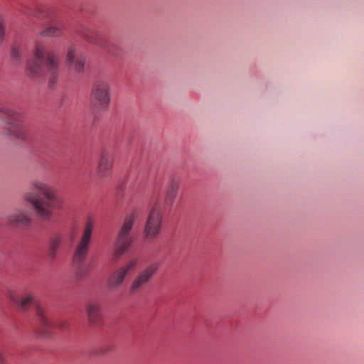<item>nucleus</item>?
Segmentation results:
<instances>
[{"label":"nucleus","mask_w":364,"mask_h":364,"mask_svg":"<svg viewBox=\"0 0 364 364\" xmlns=\"http://www.w3.org/2000/svg\"><path fill=\"white\" fill-rule=\"evenodd\" d=\"M30 185L33 191L41 193L44 197H34L31 193L28 192L23 197L25 201L33 206L39 218L43 220L49 219L53 214V203L57 200L55 189L49 183L38 178L32 179Z\"/></svg>","instance_id":"obj_1"},{"label":"nucleus","mask_w":364,"mask_h":364,"mask_svg":"<svg viewBox=\"0 0 364 364\" xmlns=\"http://www.w3.org/2000/svg\"><path fill=\"white\" fill-rule=\"evenodd\" d=\"M13 302L16 305L17 309L21 311H27L31 306H35L38 320L41 328H42V333L46 334L50 329L58 328L63 329L65 328V323L59 322L58 323H51L46 316L44 310L42 306L36 303L33 300V297H12Z\"/></svg>","instance_id":"obj_2"},{"label":"nucleus","mask_w":364,"mask_h":364,"mask_svg":"<svg viewBox=\"0 0 364 364\" xmlns=\"http://www.w3.org/2000/svg\"><path fill=\"white\" fill-rule=\"evenodd\" d=\"M112 87L109 82L100 80L96 82L91 90V102L93 107L99 111H106L111 103Z\"/></svg>","instance_id":"obj_3"},{"label":"nucleus","mask_w":364,"mask_h":364,"mask_svg":"<svg viewBox=\"0 0 364 364\" xmlns=\"http://www.w3.org/2000/svg\"><path fill=\"white\" fill-rule=\"evenodd\" d=\"M162 212L156 207L151 209L144 226V236L146 240L152 241L161 230Z\"/></svg>","instance_id":"obj_4"},{"label":"nucleus","mask_w":364,"mask_h":364,"mask_svg":"<svg viewBox=\"0 0 364 364\" xmlns=\"http://www.w3.org/2000/svg\"><path fill=\"white\" fill-rule=\"evenodd\" d=\"M138 262L137 258L128 259L110 276L107 282V287L110 289L119 287L124 282L127 275L137 268Z\"/></svg>","instance_id":"obj_5"},{"label":"nucleus","mask_w":364,"mask_h":364,"mask_svg":"<svg viewBox=\"0 0 364 364\" xmlns=\"http://www.w3.org/2000/svg\"><path fill=\"white\" fill-rule=\"evenodd\" d=\"M158 269L159 265L157 264H151L139 272L134 278L129 285V293L132 294H140L144 289V285L155 274Z\"/></svg>","instance_id":"obj_6"},{"label":"nucleus","mask_w":364,"mask_h":364,"mask_svg":"<svg viewBox=\"0 0 364 364\" xmlns=\"http://www.w3.org/2000/svg\"><path fill=\"white\" fill-rule=\"evenodd\" d=\"M5 129L8 134L16 138H23L25 136L26 127L19 115L14 112L9 113Z\"/></svg>","instance_id":"obj_7"},{"label":"nucleus","mask_w":364,"mask_h":364,"mask_svg":"<svg viewBox=\"0 0 364 364\" xmlns=\"http://www.w3.org/2000/svg\"><path fill=\"white\" fill-rule=\"evenodd\" d=\"M46 55V48L42 44L36 46L33 50L35 60H29L26 65L28 75L34 76L39 74L43 68V62Z\"/></svg>","instance_id":"obj_8"},{"label":"nucleus","mask_w":364,"mask_h":364,"mask_svg":"<svg viewBox=\"0 0 364 364\" xmlns=\"http://www.w3.org/2000/svg\"><path fill=\"white\" fill-rule=\"evenodd\" d=\"M85 58L74 47H70L66 53L65 63L75 72L82 73L85 65Z\"/></svg>","instance_id":"obj_9"},{"label":"nucleus","mask_w":364,"mask_h":364,"mask_svg":"<svg viewBox=\"0 0 364 364\" xmlns=\"http://www.w3.org/2000/svg\"><path fill=\"white\" fill-rule=\"evenodd\" d=\"M112 166L113 162L112 159L107 155H102L97 168V175L100 178L106 177L112 170Z\"/></svg>","instance_id":"obj_10"},{"label":"nucleus","mask_w":364,"mask_h":364,"mask_svg":"<svg viewBox=\"0 0 364 364\" xmlns=\"http://www.w3.org/2000/svg\"><path fill=\"white\" fill-rule=\"evenodd\" d=\"M132 242L130 236L118 235L115 241L114 255L119 256L129 249Z\"/></svg>","instance_id":"obj_11"},{"label":"nucleus","mask_w":364,"mask_h":364,"mask_svg":"<svg viewBox=\"0 0 364 364\" xmlns=\"http://www.w3.org/2000/svg\"><path fill=\"white\" fill-rule=\"evenodd\" d=\"M87 314L89 322L92 325H97L101 321V313L97 304H89L87 306Z\"/></svg>","instance_id":"obj_12"},{"label":"nucleus","mask_w":364,"mask_h":364,"mask_svg":"<svg viewBox=\"0 0 364 364\" xmlns=\"http://www.w3.org/2000/svg\"><path fill=\"white\" fill-rule=\"evenodd\" d=\"M94 228V223L92 221L89 220L87 222L85 229L83 230V233L81 236L80 240L78 243V245H80L82 246L88 247L90 241L91 239L92 230Z\"/></svg>","instance_id":"obj_13"},{"label":"nucleus","mask_w":364,"mask_h":364,"mask_svg":"<svg viewBox=\"0 0 364 364\" xmlns=\"http://www.w3.org/2000/svg\"><path fill=\"white\" fill-rule=\"evenodd\" d=\"M134 220V215H129L127 216L118 235L129 236Z\"/></svg>","instance_id":"obj_14"},{"label":"nucleus","mask_w":364,"mask_h":364,"mask_svg":"<svg viewBox=\"0 0 364 364\" xmlns=\"http://www.w3.org/2000/svg\"><path fill=\"white\" fill-rule=\"evenodd\" d=\"M9 220L12 223L28 224L31 219L28 215L22 212H18L10 215Z\"/></svg>","instance_id":"obj_15"},{"label":"nucleus","mask_w":364,"mask_h":364,"mask_svg":"<svg viewBox=\"0 0 364 364\" xmlns=\"http://www.w3.org/2000/svg\"><path fill=\"white\" fill-rule=\"evenodd\" d=\"M88 252V247L77 245L75 254H74V262L76 263H80L86 258Z\"/></svg>","instance_id":"obj_16"},{"label":"nucleus","mask_w":364,"mask_h":364,"mask_svg":"<svg viewBox=\"0 0 364 364\" xmlns=\"http://www.w3.org/2000/svg\"><path fill=\"white\" fill-rule=\"evenodd\" d=\"M46 65L49 70H56L59 66V60L57 57L48 55L46 60Z\"/></svg>","instance_id":"obj_17"},{"label":"nucleus","mask_w":364,"mask_h":364,"mask_svg":"<svg viewBox=\"0 0 364 364\" xmlns=\"http://www.w3.org/2000/svg\"><path fill=\"white\" fill-rule=\"evenodd\" d=\"M60 28L58 26H50L44 32L43 35L47 36H57L59 35Z\"/></svg>","instance_id":"obj_18"},{"label":"nucleus","mask_w":364,"mask_h":364,"mask_svg":"<svg viewBox=\"0 0 364 364\" xmlns=\"http://www.w3.org/2000/svg\"><path fill=\"white\" fill-rule=\"evenodd\" d=\"M61 242H62V240L60 237L57 236V237H53L50 240V247L51 250L53 252H55L58 249Z\"/></svg>","instance_id":"obj_19"},{"label":"nucleus","mask_w":364,"mask_h":364,"mask_svg":"<svg viewBox=\"0 0 364 364\" xmlns=\"http://www.w3.org/2000/svg\"><path fill=\"white\" fill-rule=\"evenodd\" d=\"M5 36V28L1 21H0V43L4 41Z\"/></svg>","instance_id":"obj_20"},{"label":"nucleus","mask_w":364,"mask_h":364,"mask_svg":"<svg viewBox=\"0 0 364 364\" xmlns=\"http://www.w3.org/2000/svg\"><path fill=\"white\" fill-rule=\"evenodd\" d=\"M20 55H21L20 52L18 50L14 49L12 50V57H13L14 60H17L18 59L20 58Z\"/></svg>","instance_id":"obj_21"},{"label":"nucleus","mask_w":364,"mask_h":364,"mask_svg":"<svg viewBox=\"0 0 364 364\" xmlns=\"http://www.w3.org/2000/svg\"><path fill=\"white\" fill-rule=\"evenodd\" d=\"M5 363H6V360H5L4 353L1 351H0V364H5Z\"/></svg>","instance_id":"obj_22"},{"label":"nucleus","mask_w":364,"mask_h":364,"mask_svg":"<svg viewBox=\"0 0 364 364\" xmlns=\"http://www.w3.org/2000/svg\"><path fill=\"white\" fill-rule=\"evenodd\" d=\"M176 188L174 189V191H173V196H176Z\"/></svg>","instance_id":"obj_23"}]
</instances>
